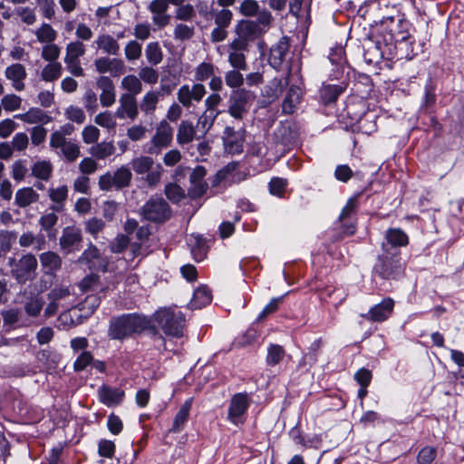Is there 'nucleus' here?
Wrapping results in <instances>:
<instances>
[{"instance_id":"nucleus-49","label":"nucleus","mask_w":464,"mask_h":464,"mask_svg":"<svg viewBox=\"0 0 464 464\" xmlns=\"http://www.w3.org/2000/svg\"><path fill=\"white\" fill-rule=\"evenodd\" d=\"M56 153L59 156L63 157L67 161L72 162L80 156L81 151L78 144L68 140L59 151H56Z\"/></svg>"},{"instance_id":"nucleus-52","label":"nucleus","mask_w":464,"mask_h":464,"mask_svg":"<svg viewBox=\"0 0 464 464\" xmlns=\"http://www.w3.org/2000/svg\"><path fill=\"white\" fill-rule=\"evenodd\" d=\"M22 98L14 93L5 94L1 99V104L6 112H13L19 110L22 106Z\"/></svg>"},{"instance_id":"nucleus-54","label":"nucleus","mask_w":464,"mask_h":464,"mask_svg":"<svg viewBox=\"0 0 464 464\" xmlns=\"http://www.w3.org/2000/svg\"><path fill=\"white\" fill-rule=\"evenodd\" d=\"M82 314L77 309H72L60 314L59 321L67 326L77 325L82 323Z\"/></svg>"},{"instance_id":"nucleus-60","label":"nucleus","mask_w":464,"mask_h":464,"mask_svg":"<svg viewBox=\"0 0 464 464\" xmlns=\"http://www.w3.org/2000/svg\"><path fill=\"white\" fill-rule=\"evenodd\" d=\"M60 53V47L57 44L51 43L44 45L41 56L44 60L49 63H54L59 58Z\"/></svg>"},{"instance_id":"nucleus-27","label":"nucleus","mask_w":464,"mask_h":464,"mask_svg":"<svg viewBox=\"0 0 464 464\" xmlns=\"http://www.w3.org/2000/svg\"><path fill=\"white\" fill-rule=\"evenodd\" d=\"M188 245L191 249V254L193 258L197 261H202L208 252V246L206 244V240L200 235H191L188 238Z\"/></svg>"},{"instance_id":"nucleus-19","label":"nucleus","mask_w":464,"mask_h":464,"mask_svg":"<svg viewBox=\"0 0 464 464\" xmlns=\"http://www.w3.org/2000/svg\"><path fill=\"white\" fill-rule=\"evenodd\" d=\"M289 41L287 37H282L270 49L269 63L276 70H279L288 55Z\"/></svg>"},{"instance_id":"nucleus-6","label":"nucleus","mask_w":464,"mask_h":464,"mask_svg":"<svg viewBox=\"0 0 464 464\" xmlns=\"http://www.w3.org/2000/svg\"><path fill=\"white\" fill-rule=\"evenodd\" d=\"M8 265L11 267V275L20 284L31 281L35 276L37 259L32 254L24 255L19 260L10 258Z\"/></svg>"},{"instance_id":"nucleus-43","label":"nucleus","mask_w":464,"mask_h":464,"mask_svg":"<svg viewBox=\"0 0 464 464\" xmlns=\"http://www.w3.org/2000/svg\"><path fill=\"white\" fill-rule=\"evenodd\" d=\"M63 66L59 62L47 63L41 72V78L44 82H53L62 75Z\"/></svg>"},{"instance_id":"nucleus-11","label":"nucleus","mask_w":464,"mask_h":464,"mask_svg":"<svg viewBox=\"0 0 464 464\" xmlns=\"http://www.w3.org/2000/svg\"><path fill=\"white\" fill-rule=\"evenodd\" d=\"M249 401L247 393L239 392L232 396L227 413L230 422L237 426L243 423V417L249 407Z\"/></svg>"},{"instance_id":"nucleus-51","label":"nucleus","mask_w":464,"mask_h":464,"mask_svg":"<svg viewBox=\"0 0 464 464\" xmlns=\"http://www.w3.org/2000/svg\"><path fill=\"white\" fill-rule=\"evenodd\" d=\"M116 183V188H122L128 187L130 183L132 174L130 169L126 166H121L113 172Z\"/></svg>"},{"instance_id":"nucleus-36","label":"nucleus","mask_w":464,"mask_h":464,"mask_svg":"<svg viewBox=\"0 0 464 464\" xmlns=\"http://www.w3.org/2000/svg\"><path fill=\"white\" fill-rule=\"evenodd\" d=\"M160 93L157 91L146 92L140 102V108L145 114H152L160 101Z\"/></svg>"},{"instance_id":"nucleus-63","label":"nucleus","mask_w":464,"mask_h":464,"mask_svg":"<svg viewBox=\"0 0 464 464\" xmlns=\"http://www.w3.org/2000/svg\"><path fill=\"white\" fill-rule=\"evenodd\" d=\"M257 17L256 20H254V23L258 25V27L266 33L271 26L273 16L272 14L266 10L262 9L259 10L258 13L256 14Z\"/></svg>"},{"instance_id":"nucleus-10","label":"nucleus","mask_w":464,"mask_h":464,"mask_svg":"<svg viewBox=\"0 0 464 464\" xmlns=\"http://www.w3.org/2000/svg\"><path fill=\"white\" fill-rule=\"evenodd\" d=\"M206 92V87L200 82L192 85L183 84L177 92V98L184 107L190 108L195 103L199 102Z\"/></svg>"},{"instance_id":"nucleus-17","label":"nucleus","mask_w":464,"mask_h":464,"mask_svg":"<svg viewBox=\"0 0 464 464\" xmlns=\"http://www.w3.org/2000/svg\"><path fill=\"white\" fill-rule=\"evenodd\" d=\"M79 262L86 265L91 270L105 271L107 266V264L102 257L99 249L93 245H90L89 247L84 250L79 258Z\"/></svg>"},{"instance_id":"nucleus-46","label":"nucleus","mask_w":464,"mask_h":464,"mask_svg":"<svg viewBox=\"0 0 464 464\" xmlns=\"http://www.w3.org/2000/svg\"><path fill=\"white\" fill-rule=\"evenodd\" d=\"M145 56L151 65H157L162 61V51L159 43L151 42L147 44L145 49Z\"/></svg>"},{"instance_id":"nucleus-12","label":"nucleus","mask_w":464,"mask_h":464,"mask_svg":"<svg viewBox=\"0 0 464 464\" xmlns=\"http://www.w3.org/2000/svg\"><path fill=\"white\" fill-rule=\"evenodd\" d=\"M139 115V105L133 94H121L115 116L120 120L134 121Z\"/></svg>"},{"instance_id":"nucleus-26","label":"nucleus","mask_w":464,"mask_h":464,"mask_svg":"<svg viewBox=\"0 0 464 464\" xmlns=\"http://www.w3.org/2000/svg\"><path fill=\"white\" fill-rule=\"evenodd\" d=\"M192 407V399L189 398L185 401V402L180 406L179 410L178 411L174 420L173 424L170 429L171 432L179 433L180 432L185 424L187 423L189 416V412Z\"/></svg>"},{"instance_id":"nucleus-47","label":"nucleus","mask_w":464,"mask_h":464,"mask_svg":"<svg viewBox=\"0 0 464 464\" xmlns=\"http://www.w3.org/2000/svg\"><path fill=\"white\" fill-rule=\"evenodd\" d=\"M115 152V147L112 142H101L91 148V154L99 159L104 160Z\"/></svg>"},{"instance_id":"nucleus-57","label":"nucleus","mask_w":464,"mask_h":464,"mask_svg":"<svg viewBox=\"0 0 464 464\" xmlns=\"http://www.w3.org/2000/svg\"><path fill=\"white\" fill-rule=\"evenodd\" d=\"M214 72V64L211 63L203 62L199 63L195 69V80L198 82H204L209 77H212Z\"/></svg>"},{"instance_id":"nucleus-50","label":"nucleus","mask_w":464,"mask_h":464,"mask_svg":"<svg viewBox=\"0 0 464 464\" xmlns=\"http://www.w3.org/2000/svg\"><path fill=\"white\" fill-rule=\"evenodd\" d=\"M175 18L179 21H191L196 16L194 5L189 3H182L176 6Z\"/></svg>"},{"instance_id":"nucleus-5","label":"nucleus","mask_w":464,"mask_h":464,"mask_svg":"<svg viewBox=\"0 0 464 464\" xmlns=\"http://www.w3.org/2000/svg\"><path fill=\"white\" fill-rule=\"evenodd\" d=\"M301 82L299 75V69H296L295 72H292V68L289 67L287 73L284 80L275 79V82H277L276 92H282L283 89L290 85V89L285 98L283 101L282 110L285 114L293 113L301 100V88L298 83Z\"/></svg>"},{"instance_id":"nucleus-9","label":"nucleus","mask_w":464,"mask_h":464,"mask_svg":"<svg viewBox=\"0 0 464 464\" xmlns=\"http://www.w3.org/2000/svg\"><path fill=\"white\" fill-rule=\"evenodd\" d=\"M141 214L147 220L163 222L170 217V208L163 198H152L142 207Z\"/></svg>"},{"instance_id":"nucleus-4","label":"nucleus","mask_w":464,"mask_h":464,"mask_svg":"<svg viewBox=\"0 0 464 464\" xmlns=\"http://www.w3.org/2000/svg\"><path fill=\"white\" fill-rule=\"evenodd\" d=\"M153 316L166 335L173 338L183 336L185 315L181 311L171 307L160 308Z\"/></svg>"},{"instance_id":"nucleus-35","label":"nucleus","mask_w":464,"mask_h":464,"mask_svg":"<svg viewBox=\"0 0 464 464\" xmlns=\"http://www.w3.org/2000/svg\"><path fill=\"white\" fill-rule=\"evenodd\" d=\"M121 87L126 91L123 94H133L136 97L142 91V82L138 76L129 74L121 79Z\"/></svg>"},{"instance_id":"nucleus-33","label":"nucleus","mask_w":464,"mask_h":464,"mask_svg":"<svg viewBox=\"0 0 464 464\" xmlns=\"http://www.w3.org/2000/svg\"><path fill=\"white\" fill-rule=\"evenodd\" d=\"M53 169V164L46 160L35 161L31 168L32 175L34 178L45 181L51 178Z\"/></svg>"},{"instance_id":"nucleus-1","label":"nucleus","mask_w":464,"mask_h":464,"mask_svg":"<svg viewBox=\"0 0 464 464\" xmlns=\"http://www.w3.org/2000/svg\"><path fill=\"white\" fill-rule=\"evenodd\" d=\"M412 31L411 24L399 10H395L394 15H383L377 27L376 48L382 53H384L383 48H387L389 52L394 48L411 60L415 54Z\"/></svg>"},{"instance_id":"nucleus-38","label":"nucleus","mask_w":464,"mask_h":464,"mask_svg":"<svg viewBox=\"0 0 464 464\" xmlns=\"http://www.w3.org/2000/svg\"><path fill=\"white\" fill-rule=\"evenodd\" d=\"M44 304V299L39 295H34L26 298L24 303V309L28 316L36 317L40 314Z\"/></svg>"},{"instance_id":"nucleus-18","label":"nucleus","mask_w":464,"mask_h":464,"mask_svg":"<svg viewBox=\"0 0 464 464\" xmlns=\"http://www.w3.org/2000/svg\"><path fill=\"white\" fill-rule=\"evenodd\" d=\"M5 76L11 82L12 87L15 91L22 92L24 90V80L27 76L24 65L22 63H13L7 66L5 70Z\"/></svg>"},{"instance_id":"nucleus-2","label":"nucleus","mask_w":464,"mask_h":464,"mask_svg":"<svg viewBox=\"0 0 464 464\" xmlns=\"http://www.w3.org/2000/svg\"><path fill=\"white\" fill-rule=\"evenodd\" d=\"M151 320L140 314H126L110 321L108 335L111 340H124L134 334L150 329Z\"/></svg>"},{"instance_id":"nucleus-15","label":"nucleus","mask_w":464,"mask_h":464,"mask_svg":"<svg viewBox=\"0 0 464 464\" xmlns=\"http://www.w3.org/2000/svg\"><path fill=\"white\" fill-rule=\"evenodd\" d=\"M97 88L101 91L100 102L102 107H111L115 103L116 92L113 82L108 76H100L96 81Z\"/></svg>"},{"instance_id":"nucleus-56","label":"nucleus","mask_w":464,"mask_h":464,"mask_svg":"<svg viewBox=\"0 0 464 464\" xmlns=\"http://www.w3.org/2000/svg\"><path fill=\"white\" fill-rule=\"evenodd\" d=\"M15 239V232L8 230L0 231V256H4L10 251L12 244Z\"/></svg>"},{"instance_id":"nucleus-22","label":"nucleus","mask_w":464,"mask_h":464,"mask_svg":"<svg viewBox=\"0 0 464 464\" xmlns=\"http://www.w3.org/2000/svg\"><path fill=\"white\" fill-rule=\"evenodd\" d=\"M236 34L250 44L265 33L254 23V20H242L236 26Z\"/></svg>"},{"instance_id":"nucleus-62","label":"nucleus","mask_w":464,"mask_h":464,"mask_svg":"<svg viewBox=\"0 0 464 464\" xmlns=\"http://www.w3.org/2000/svg\"><path fill=\"white\" fill-rule=\"evenodd\" d=\"M239 71L240 70L234 69L225 73V82L228 87L240 89L239 87L244 82V77Z\"/></svg>"},{"instance_id":"nucleus-30","label":"nucleus","mask_w":464,"mask_h":464,"mask_svg":"<svg viewBox=\"0 0 464 464\" xmlns=\"http://www.w3.org/2000/svg\"><path fill=\"white\" fill-rule=\"evenodd\" d=\"M95 44L97 47L103 53L111 55H116L120 51V44L117 40L110 34H100L98 35Z\"/></svg>"},{"instance_id":"nucleus-61","label":"nucleus","mask_w":464,"mask_h":464,"mask_svg":"<svg viewBox=\"0 0 464 464\" xmlns=\"http://www.w3.org/2000/svg\"><path fill=\"white\" fill-rule=\"evenodd\" d=\"M287 186L286 179L283 178H273L268 183L269 192L278 198L284 197Z\"/></svg>"},{"instance_id":"nucleus-16","label":"nucleus","mask_w":464,"mask_h":464,"mask_svg":"<svg viewBox=\"0 0 464 464\" xmlns=\"http://www.w3.org/2000/svg\"><path fill=\"white\" fill-rule=\"evenodd\" d=\"M94 65L98 72H109L113 77L121 75L125 70L124 62L116 58L101 57L95 60Z\"/></svg>"},{"instance_id":"nucleus-37","label":"nucleus","mask_w":464,"mask_h":464,"mask_svg":"<svg viewBox=\"0 0 464 464\" xmlns=\"http://www.w3.org/2000/svg\"><path fill=\"white\" fill-rule=\"evenodd\" d=\"M395 10H398L396 6L392 5L390 7L385 1L372 2L368 6V13L370 15L373 14L376 11L380 13L376 19L373 20L376 24H380V21L382 19L383 15H394Z\"/></svg>"},{"instance_id":"nucleus-31","label":"nucleus","mask_w":464,"mask_h":464,"mask_svg":"<svg viewBox=\"0 0 464 464\" xmlns=\"http://www.w3.org/2000/svg\"><path fill=\"white\" fill-rule=\"evenodd\" d=\"M19 245L22 247L32 246L35 250H42L45 246V237L41 233L34 235L32 232H25L21 235Z\"/></svg>"},{"instance_id":"nucleus-64","label":"nucleus","mask_w":464,"mask_h":464,"mask_svg":"<svg viewBox=\"0 0 464 464\" xmlns=\"http://www.w3.org/2000/svg\"><path fill=\"white\" fill-rule=\"evenodd\" d=\"M437 450L431 446L422 448L417 456L418 464H431L436 459Z\"/></svg>"},{"instance_id":"nucleus-32","label":"nucleus","mask_w":464,"mask_h":464,"mask_svg":"<svg viewBox=\"0 0 464 464\" xmlns=\"http://www.w3.org/2000/svg\"><path fill=\"white\" fill-rule=\"evenodd\" d=\"M357 208V199L356 198H350L346 203V205L343 207L339 219L343 223V232L346 235H352L354 233V226L353 224H346L344 220L348 218L352 214L355 212Z\"/></svg>"},{"instance_id":"nucleus-53","label":"nucleus","mask_w":464,"mask_h":464,"mask_svg":"<svg viewBox=\"0 0 464 464\" xmlns=\"http://www.w3.org/2000/svg\"><path fill=\"white\" fill-rule=\"evenodd\" d=\"M117 116H115V113H111L109 111H105L102 112H100L95 116L94 121L99 126L112 130L116 127L117 121H116Z\"/></svg>"},{"instance_id":"nucleus-24","label":"nucleus","mask_w":464,"mask_h":464,"mask_svg":"<svg viewBox=\"0 0 464 464\" xmlns=\"http://www.w3.org/2000/svg\"><path fill=\"white\" fill-rule=\"evenodd\" d=\"M353 121V122L351 124L353 131H358L369 135L376 130L374 115L372 114L363 113L359 117H355Z\"/></svg>"},{"instance_id":"nucleus-25","label":"nucleus","mask_w":464,"mask_h":464,"mask_svg":"<svg viewBox=\"0 0 464 464\" xmlns=\"http://www.w3.org/2000/svg\"><path fill=\"white\" fill-rule=\"evenodd\" d=\"M223 142L225 150L230 154H239L243 150V141L230 127L224 131Z\"/></svg>"},{"instance_id":"nucleus-59","label":"nucleus","mask_w":464,"mask_h":464,"mask_svg":"<svg viewBox=\"0 0 464 464\" xmlns=\"http://www.w3.org/2000/svg\"><path fill=\"white\" fill-rule=\"evenodd\" d=\"M165 195L173 203H178L185 198L184 189L176 183H169L165 187Z\"/></svg>"},{"instance_id":"nucleus-34","label":"nucleus","mask_w":464,"mask_h":464,"mask_svg":"<svg viewBox=\"0 0 464 464\" xmlns=\"http://www.w3.org/2000/svg\"><path fill=\"white\" fill-rule=\"evenodd\" d=\"M385 239L388 245L396 248L408 245L407 234L400 228H390L385 233Z\"/></svg>"},{"instance_id":"nucleus-29","label":"nucleus","mask_w":464,"mask_h":464,"mask_svg":"<svg viewBox=\"0 0 464 464\" xmlns=\"http://www.w3.org/2000/svg\"><path fill=\"white\" fill-rule=\"evenodd\" d=\"M211 300L212 295L210 290L205 285L199 286L194 291L189 306L191 309H200L210 304Z\"/></svg>"},{"instance_id":"nucleus-3","label":"nucleus","mask_w":464,"mask_h":464,"mask_svg":"<svg viewBox=\"0 0 464 464\" xmlns=\"http://www.w3.org/2000/svg\"><path fill=\"white\" fill-rule=\"evenodd\" d=\"M383 253L378 256L373 266L374 276L382 279H397L403 274V267L400 259V253L397 250L390 252L382 243Z\"/></svg>"},{"instance_id":"nucleus-20","label":"nucleus","mask_w":464,"mask_h":464,"mask_svg":"<svg viewBox=\"0 0 464 464\" xmlns=\"http://www.w3.org/2000/svg\"><path fill=\"white\" fill-rule=\"evenodd\" d=\"M100 401L107 407L119 405L124 399L125 392L120 388H113L108 385H102L98 390Z\"/></svg>"},{"instance_id":"nucleus-23","label":"nucleus","mask_w":464,"mask_h":464,"mask_svg":"<svg viewBox=\"0 0 464 464\" xmlns=\"http://www.w3.org/2000/svg\"><path fill=\"white\" fill-rule=\"evenodd\" d=\"M82 231L76 227H66L60 238V245L63 249L71 252L78 248L82 242Z\"/></svg>"},{"instance_id":"nucleus-40","label":"nucleus","mask_w":464,"mask_h":464,"mask_svg":"<svg viewBox=\"0 0 464 464\" xmlns=\"http://www.w3.org/2000/svg\"><path fill=\"white\" fill-rule=\"evenodd\" d=\"M40 262L46 273H53L57 270L62 264L60 256L54 252H44L40 255Z\"/></svg>"},{"instance_id":"nucleus-8","label":"nucleus","mask_w":464,"mask_h":464,"mask_svg":"<svg viewBox=\"0 0 464 464\" xmlns=\"http://www.w3.org/2000/svg\"><path fill=\"white\" fill-rule=\"evenodd\" d=\"M172 138L173 128L167 121H161L158 124L151 140L145 144L144 150L148 154L159 155L163 149L170 145Z\"/></svg>"},{"instance_id":"nucleus-55","label":"nucleus","mask_w":464,"mask_h":464,"mask_svg":"<svg viewBox=\"0 0 464 464\" xmlns=\"http://www.w3.org/2000/svg\"><path fill=\"white\" fill-rule=\"evenodd\" d=\"M227 61L229 64L237 70H246V61L245 53L227 50Z\"/></svg>"},{"instance_id":"nucleus-28","label":"nucleus","mask_w":464,"mask_h":464,"mask_svg":"<svg viewBox=\"0 0 464 464\" xmlns=\"http://www.w3.org/2000/svg\"><path fill=\"white\" fill-rule=\"evenodd\" d=\"M39 195L31 187L19 188L15 193L14 203L19 208H26L33 203L37 202Z\"/></svg>"},{"instance_id":"nucleus-48","label":"nucleus","mask_w":464,"mask_h":464,"mask_svg":"<svg viewBox=\"0 0 464 464\" xmlns=\"http://www.w3.org/2000/svg\"><path fill=\"white\" fill-rule=\"evenodd\" d=\"M85 46L79 41H73L66 45L64 60H80L84 55Z\"/></svg>"},{"instance_id":"nucleus-21","label":"nucleus","mask_w":464,"mask_h":464,"mask_svg":"<svg viewBox=\"0 0 464 464\" xmlns=\"http://www.w3.org/2000/svg\"><path fill=\"white\" fill-rule=\"evenodd\" d=\"M14 119L20 120L28 124L45 125L52 121V117L42 109L33 107L24 113L15 114Z\"/></svg>"},{"instance_id":"nucleus-13","label":"nucleus","mask_w":464,"mask_h":464,"mask_svg":"<svg viewBox=\"0 0 464 464\" xmlns=\"http://www.w3.org/2000/svg\"><path fill=\"white\" fill-rule=\"evenodd\" d=\"M207 171L204 167L197 166L189 176L190 186L188 190V195L192 198H200L203 196L207 189L208 184L205 181Z\"/></svg>"},{"instance_id":"nucleus-39","label":"nucleus","mask_w":464,"mask_h":464,"mask_svg":"<svg viewBox=\"0 0 464 464\" xmlns=\"http://www.w3.org/2000/svg\"><path fill=\"white\" fill-rule=\"evenodd\" d=\"M36 39L41 44L53 43L57 37V32L47 23H43L35 31Z\"/></svg>"},{"instance_id":"nucleus-42","label":"nucleus","mask_w":464,"mask_h":464,"mask_svg":"<svg viewBox=\"0 0 464 464\" xmlns=\"http://www.w3.org/2000/svg\"><path fill=\"white\" fill-rule=\"evenodd\" d=\"M101 298L96 295H89L77 309L82 314V319L89 317L100 305Z\"/></svg>"},{"instance_id":"nucleus-14","label":"nucleus","mask_w":464,"mask_h":464,"mask_svg":"<svg viewBox=\"0 0 464 464\" xmlns=\"http://www.w3.org/2000/svg\"><path fill=\"white\" fill-rule=\"evenodd\" d=\"M393 307L394 301L391 297H387L373 305L367 314H362V316L366 320L381 323L392 315Z\"/></svg>"},{"instance_id":"nucleus-41","label":"nucleus","mask_w":464,"mask_h":464,"mask_svg":"<svg viewBox=\"0 0 464 464\" xmlns=\"http://www.w3.org/2000/svg\"><path fill=\"white\" fill-rule=\"evenodd\" d=\"M48 195L50 199L55 203V205L53 207V209L55 211H60L63 208V202L68 197V188L65 185L59 186L55 188H52L48 190Z\"/></svg>"},{"instance_id":"nucleus-45","label":"nucleus","mask_w":464,"mask_h":464,"mask_svg":"<svg viewBox=\"0 0 464 464\" xmlns=\"http://www.w3.org/2000/svg\"><path fill=\"white\" fill-rule=\"evenodd\" d=\"M153 164V159L149 156L137 157L130 162L132 169L137 174H144L149 172L152 169Z\"/></svg>"},{"instance_id":"nucleus-44","label":"nucleus","mask_w":464,"mask_h":464,"mask_svg":"<svg viewBox=\"0 0 464 464\" xmlns=\"http://www.w3.org/2000/svg\"><path fill=\"white\" fill-rule=\"evenodd\" d=\"M194 136L195 130L192 123L185 121H181L177 134L178 142L180 144L189 143L193 140Z\"/></svg>"},{"instance_id":"nucleus-7","label":"nucleus","mask_w":464,"mask_h":464,"mask_svg":"<svg viewBox=\"0 0 464 464\" xmlns=\"http://www.w3.org/2000/svg\"><path fill=\"white\" fill-rule=\"evenodd\" d=\"M254 100L255 95L252 92L246 89H236L231 92L228 98L227 112L234 119L241 120L249 111Z\"/></svg>"},{"instance_id":"nucleus-58","label":"nucleus","mask_w":464,"mask_h":464,"mask_svg":"<svg viewBox=\"0 0 464 464\" xmlns=\"http://www.w3.org/2000/svg\"><path fill=\"white\" fill-rule=\"evenodd\" d=\"M285 355V351L278 344H270L267 349L266 362L270 366L276 365L280 362Z\"/></svg>"}]
</instances>
